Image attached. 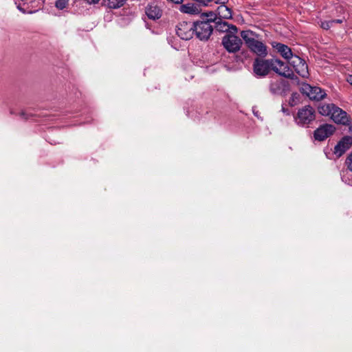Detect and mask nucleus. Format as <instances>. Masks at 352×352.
<instances>
[{
    "instance_id": "a878e982",
    "label": "nucleus",
    "mask_w": 352,
    "mask_h": 352,
    "mask_svg": "<svg viewBox=\"0 0 352 352\" xmlns=\"http://www.w3.org/2000/svg\"><path fill=\"white\" fill-rule=\"evenodd\" d=\"M84 1H86L89 4H92V3H98L100 0H84Z\"/></svg>"
},
{
    "instance_id": "cd10ccee",
    "label": "nucleus",
    "mask_w": 352,
    "mask_h": 352,
    "mask_svg": "<svg viewBox=\"0 0 352 352\" xmlns=\"http://www.w3.org/2000/svg\"><path fill=\"white\" fill-rule=\"evenodd\" d=\"M21 116L25 119H28V116H26V114L25 113V112L23 111H21V113H20Z\"/></svg>"
},
{
    "instance_id": "ddd939ff",
    "label": "nucleus",
    "mask_w": 352,
    "mask_h": 352,
    "mask_svg": "<svg viewBox=\"0 0 352 352\" xmlns=\"http://www.w3.org/2000/svg\"><path fill=\"white\" fill-rule=\"evenodd\" d=\"M272 47L287 60L292 59L294 56L292 50L286 45L280 43H273Z\"/></svg>"
},
{
    "instance_id": "aec40b11",
    "label": "nucleus",
    "mask_w": 352,
    "mask_h": 352,
    "mask_svg": "<svg viewBox=\"0 0 352 352\" xmlns=\"http://www.w3.org/2000/svg\"><path fill=\"white\" fill-rule=\"evenodd\" d=\"M203 15L207 17L206 21H209L210 24L212 22L216 23V21L219 19V17H217L218 14L214 12H206L203 14Z\"/></svg>"
},
{
    "instance_id": "412c9836",
    "label": "nucleus",
    "mask_w": 352,
    "mask_h": 352,
    "mask_svg": "<svg viewBox=\"0 0 352 352\" xmlns=\"http://www.w3.org/2000/svg\"><path fill=\"white\" fill-rule=\"evenodd\" d=\"M68 3V0H57L56 1V7L60 10H63L66 8Z\"/></svg>"
},
{
    "instance_id": "0eeeda50",
    "label": "nucleus",
    "mask_w": 352,
    "mask_h": 352,
    "mask_svg": "<svg viewBox=\"0 0 352 352\" xmlns=\"http://www.w3.org/2000/svg\"><path fill=\"white\" fill-rule=\"evenodd\" d=\"M301 91L312 100L319 101L326 96V93L323 89L318 87H311L307 83L302 85Z\"/></svg>"
},
{
    "instance_id": "f8f14e48",
    "label": "nucleus",
    "mask_w": 352,
    "mask_h": 352,
    "mask_svg": "<svg viewBox=\"0 0 352 352\" xmlns=\"http://www.w3.org/2000/svg\"><path fill=\"white\" fill-rule=\"evenodd\" d=\"M215 25V28L219 32H227V34L237 32L236 25L223 21L221 19H219L218 21H216Z\"/></svg>"
},
{
    "instance_id": "a211bd4d",
    "label": "nucleus",
    "mask_w": 352,
    "mask_h": 352,
    "mask_svg": "<svg viewBox=\"0 0 352 352\" xmlns=\"http://www.w3.org/2000/svg\"><path fill=\"white\" fill-rule=\"evenodd\" d=\"M336 105L333 104H324L318 107V112L325 116H331Z\"/></svg>"
},
{
    "instance_id": "7c9ffc66",
    "label": "nucleus",
    "mask_w": 352,
    "mask_h": 352,
    "mask_svg": "<svg viewBox=\"0 0 352 352\" xmlns=\"http://www.w3.org/2000/svg\"><path fill=\"white\" fill-rule=\"evenodd\" d=\"M282 111H283L284 113H286V112H287V110H286L284 107H283V108H282Z\"/></svg>"
},
{
    "instance_id": "f257e3e1",
    "label": "nucleus",
    "mask_w": 352,
    "mask_h": 352,
    "mask_svg": "<svg viewBox=\"0 0 352 352\" xmlns=\"http://www.w3.org/2000/svg\"><path fill=\"white\" fill-rule=\"evenodd\" d=\"M272 70L280 76L293 79L294 74L290 67L277 58H256L253 62V72L256 76L264 77Z\"/></svg>"
},
{
    "instance_id": "7ed1b4c3",
    "label": "nucleus",
    "mask_w": 352,
    "mask_h": 352,
    "mask_svg": "<svg viewBox=\"0 0 352 352\" xmlns=\"http://www.w3.org/2000/svg\"><path fill=\"white\" fill-rule=\"evenodd\" d=\"M316 118L314 109L309 106H305L300 109L294 117L296 123L298 125L304 126L312 122Z\"/></svg>"
},
{
    "instance_id": "b1692460",
    "label": "nucleus",
    "mask_w": 352,
    "mask_h": 352,
    "mask_svg": "<svg viewBox=\"0 0 352 352\" xmlns=\"http://www.w3.org/2000/svg\"><path fill=\"white\" fill-rule=\"evenodd\" d=\"M228 1L229 0H216L214 2L216 4H219V6H226Z\"/></svg>"
},
{
    "instance_id": "c85d7f7f",
    "label": "nucleus",
    "mask_w": 352,
    "mask_h": 352,
    "mask_svg": "<svg viewBox=\"0 0 352 352\" xmlns=\"http://www.w3.org/2000/svg\"><path fill=\"white\" fill-rule=\"evenodd\" d=\"M334 21H335V23H341V22H342V21H341V20H339V19H338V20H334Z\"/></svg>"
},
{
    "instance_id": "bb28decb",
    "label": "nucleus",
    "mask_w": 352,
    "mask_h": 352,
    "mask_svg": "<svg viewBox=\"0 0 352 352\" xmlns=\"http://www.w3.org/2000/svg\"><path fill=\"white\" fill-rule=\"evenodd\" d=\"M347 82L352 85V75H350L346 78Z\"/></svg>"
},
{
    "instance_id": "1a4fd4ad",
    "label": "nucleus",
    "mask_w": 352,
    "mask_h": 352,
    "mask_svg": "<svg viewBox=\"0 0 352 352\" xmlns=\"http://www.w3.org/2000/svg\"><path fill=\"white\" fill-rule=\"evenodd\" d=\"M336 128L332 124H325L319 126L314 133L316 140L323 141L335 131Z\"/></svg>"
},
{
    "instance_id": "2eb2a0df",
    "label": "nucleus",
    "mask_w": 352,
    "mask_h": 352,
    "mask_svg": "<svg viewBox=\"0 0 352 352\" xmlns=\"http://www.w3.org/2000/svg\"><path fill=\"white\" fill-rule=\"evenodd\" d=\"M146 14L150 19H158L162 16L161 9L156 5H149L146 8Z\"/></svg>"
},
{
    "instance_id": "6ab92c4d",
    "label": "nucleus",
    "mask_w": 352,
    "mask_h": 352,
    "mask_svg": "<svg viewBox=\"0 0 352 352\" xmlns=\"http://www.w3.org/2000/svg\"><path fill=\"white\" fill-rule=\"evenodd\" d=\"M127 0H108V6L111 9H118L123 6Z\"/></svg>"
},
{
    "instance_id": "9b49d317",
    "label": "nucleus",
    "mask_w": 352,
    "mask_h": 352,
    "mask_svg": "<svg viewBox=\"0 0 352 352\" xmlns=\"http://www.w3.org/2000/svg\"><path fill=\"white\" fill-rule=\"evenodd\" d=\"M331 118L338 124H346L349 122L346 113L337 106H336Z\"/></svg>"
},
{
    "instance_id": "2f4dec72",
    "label": "nucleus",
    "mask_w": 352,
    "mask_h": 352,
    "mask_svg": "<svg viewBox=\"0 0 352 352\" xmlns=\"http://www.w3.org/2000/svg\"><path fill=\"white\" fill-rule=\"evenodd\" d=\"M254 115H255L256 116H258V113H256V112H254Z\"/></svg>"
},
{
    "instance_id": "9d476101",
    "label": "nucleus",
    "mask_w": 352,
    "mask_h": 352,
    "mask_svg": "<svg viewBox=\"0 0 352 352\" xmlns=\"http://www.w3.org/2000/svg\"><path fill=\"white\" fill-rule=\"evenodd\" d=\"M352 145V138L345 136L336 145L334 153L337 157L342 156Z\"/></svg>"
},
{
    "instance_id": "6e6552de",
    "label": "nucleus",
    "mask_w": 352,
    "mask_h": 352,
    "mask_svg": "<svg viewBox=\"0 0 352 352\" xmlns=\"http://www.w3.org/2000/svg\"><path fill=\"white\" fill-rule=\"evenodd\" d=\"M289 63L299 76H302V78L308 77V66L305 60L298 56H294L292 58Z\"/></svg>"
},
{
    "instance_id": "4468645a",
    "label": "nucleus",
    "mask_w": 352,
    "mask_h": 352,
    "mask_svg": "<svg viewBox=\"0 0 352 352\" xmlns=\"http://www.w3.org/2000/svg\"><path fill=\"white\" fill-rule=\"evenodd\" d=\"M179 11L185 14H199L201 9L198 5L193 3H188L181 5L179 7Z\"/></svg>"
},
{
    "instance_id": "f03ea898",
    "label": "nucleus",
    "mask_w": 352,
    "mask_h": 352,
    "mask_svg": "<svg viewBox=\"0 0 352 352\" xmlns=\"http://www.w3.org/2000/svg\"><path fill=\"white\" fill-rule=\"evenodd\" d=\"M256 36L251 30L241 32V36L250 50L258 56L265 57L267 55V47L263 42L256 39Z\"/></svg>"
},
{
    "instance_id": "f3484780",
    "label": "nucleus",
    "mask_w": 352,
    "mask_h": 352,
    "mask_svg": "<svg viewBox=\"0 0 352 352\" xmlns=\"http://www.w3.org/2000/svg\"><path fill=\"white\" fill-rule=\"evenodd\" d=\"M217 12L219 16V19H230L232 18V9L226 6H219L217 9Z\"/></svg>"
},
{
    "instance_id": "c756f323",
    "label": "nucleus",
    "mask_w": 352,
    "mask_h": 352,
    "mask_svg": "<svg viewBox=\"0 0 352 352\" xmlns=\"http://www.w3.org/2000/svg\"><path fill=\"white\" fill-rule=\"evenodd\" d=\"M349 131L352 133V124L349 126Z\"/></svg>"
},
{
    "instance_id": "39448f33",
    "label": "nucleus",
    "mask_w": 352,
    "mask_h": 352,
    "mask_svg": "<svg viewBox=\"0 0 352 352\" xmlns=\"http://www.w3.org/2000/svg\"><path fill=\"white\" fill-rule=\"evenodd\" d=\"M235 34H226L222 38V45L230 53L238 52L242 45L241 39L236 36Z\"/></svg>"
},
{
    "instance_id": "20e7f679",
    "label": "nucleus",
    "mask_w": 352,
    "mask_h": 352,
    "mask_svg": "<svg viewBox=\"0 0 352 352\" xmlns=\"http://www.w3.org/2000/svg\"><path fill=\"white\" fill-rule=\"evenodd\" d=\"M194 25V34L197 38L201 41H207L213 31V27L209 21H197Z\"/></svg>"
},
{
    "instance_id": "393cba45",
    "label": "nucleus",
    "mask_w": 352,
    "mask_h": 352,
    "mask_svg": "<svg viewBox=\"0 0 352 352\" xmlns=\"http://www.w3.org/2000/svg\"><path fill=\"white\" fill-rule=\"evenodd\" d=\"M17 8L21 11L23 13H29V14H32L34 12V11H28V12H26L23 8H21V6L20 5H19L17 6Z\"/></svg>"
},
{
    "instance_id": "dca6fc26",
    "label": "nucleus",
    "mask_w": 352,
    "mask_h": 352,
    "mask_svg": "<svg viewBox=\"0 0 352 352\" xmlns=\"http://www.w3.org/2000/svg\"><path fill=\"white\" fill-rule=\"evenodd\" d=\"M285 82L282 80H272L270 84V91L273 95H279L283 91Z\"/></svg>"
},
{
    "instance_id": "5701e85b",
    "label": "nucleus",
    "mask_w": 352,
    "mask_h": 352,
    "mask_svg": "<svg viewBox=\"0 0 352 352\" xmlns=\"http://www.w3.org/2000/svg\"><path fill=\"white\" fill-rule=\"evenodd\" d=\"M346 164L349 170L352 171V152L349 155L346 160Z\"/></svg>"
},
{
    "instance_id": "423d86ee",
    "label": "nucleus",
    "mask_w": 352,
    "mask_h": 352,
    "mask_svg": "<svg viewBox=\"0 0 352 352\" xmlns=\"http://www.w3.org/2000/svg\"><path fill=\"white\" fill-rule=\"evenodd\" d=\"M194 23L182 21L176 26V34L183 40H190L194 35Z\"/></svg>"
},
{
    "instance_id": "4be33fe9",
    "label": "nucleus",
    "mask_w": 352,
    "mask_h": 352,
    "mask_svg": "<svg viewBox=\"0 0 352 352\" xmlns=\"http://www.w3.org/2000/svg\"><path fill=\"white\" fill-rule=\"evenodd\" d=\"M333 23H335V21H323L321 23V28L324 30H329Z\"/></svg>"
}]
</instances>
